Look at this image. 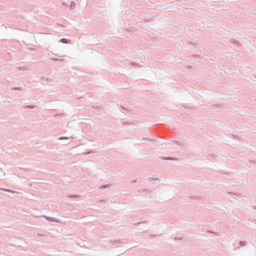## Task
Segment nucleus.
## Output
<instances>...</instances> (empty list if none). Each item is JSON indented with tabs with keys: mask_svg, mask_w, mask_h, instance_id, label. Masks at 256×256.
Listing matches in <instances>:
<instances>
[{
	"mask_svg": "<svg viewBox=\"0 0 256 256\" xmlns=\"http://www.w3.org/2000/svg\"><path fill=\"white\" fill-rule=\"evenodd\" d=\"M62 42L66 43V39H65V38H62Z\"/></svg>",
	"mask_w": 256,
	"mask_h": 256,
	"instance_id": "obj_1",
	"label": "nucleus"
},
{
	"mask_svg": "<svg viewBox=\"0 0 256 256\" xmlns=\"http://www.w3.org/2000/svg\"><path fill=\"white\" fill-rule=\"evenodd\" d=\"M74 4V2H72L71 3V6H74V4Z\"/></svg>",
	"mask_w": 256,
	"mask_h": 256,
	"instance_id": "obj_3",
	"label": "nucleus"
},
{
	"mask_svg": "<svg viewBox=\"0 0 256 256\" xmlns=\"http://www.w3.org/2000/svg\"><path fill=\"white\" fill-rule=\"evenodd\" d=\"M74 4V2H72L71 3V6H74V4Z\"/></svg>",
	"mask_w": 256,
	"mask_h": 256,
	"instance_id": "obj_2",
	"label": "nucleus"
}]
</instances>
